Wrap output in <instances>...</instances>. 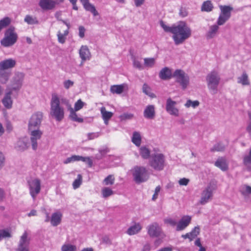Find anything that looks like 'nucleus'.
<instances>
[{"instance_id":"13d9d810","label":"nucleus","mask_w":251,"mask_h":251,"mask_svg":"<svg viewBox=\"0 0 251 251\" xmlns=\"http://www.w3.org/2000/svg\"><path fill=\"white\" fill-rule=\"evenodd\" d=\"M249 121L248 123V126L246 127V131L249 133L251 138V111L248 112Z\"/></svg>"},{"instance_id":"b1692460","label":"nucleus","mask_w":251,"mask_h":251,"mask_svg":"<svg viewBox=\"0 0 251 251\" xmlns=\"http://www.w3.org/2000/svg\"><path fill=\"white\" fill-rule=\"evenodd\" d=\"M215 165L223 171H226L228 169V165L226 159L223 157L218 158L215 162Z\"/></svg>"},{"instance_id":"5701e85b","label":"nucleus","mask_w":251,"mask_h":251,"mask_svg":"<svg viewBox=\"0 0 251 251\" xmlns=\"http://www.w3.org/2000/svg\"><path fill=\"white\" fill-rule=\"evenodd\" d=\"M62 215L60 212L53 213L50 218V223L52 226H56L59 225L61 221Z\"/></svg>"},{"instance_id":"ea45409f","label":"nucleus","mask_w":251,"mask_h":251,"mask_svg":"<svg viewBox=\"0 0 251 251\" xmlns=\"http://www.w3.org/2000/svg\"><path fill=\"white\" fill-rule=\"evenodd\" d=\"M142 90L143 93L151 98H153L155 97V95L151 92V88L146 83L143 84Z\"/></svg>"},{"instance_id":"de8ad7c7","label":"nucleus","mask_w":251,"mask_h":251,"mask_svg":"<svg viewBox=\"0 0 251 251\" xmlns=\"http://www.w3.org/2000/svg\"><path fill=\"white\" fill-rule=\"evenodd\" d=\"M200 102L198 100L192 101L191 100H187L184 105L187 108L190 107V106H192L193 108H196L198 106Z\"/></svg>"},{"instance_id":"a211bd4d","label":"nucleus","mask_w":251,"mask_h":251,"mask_svg":"<svg viewBox=\"0 0 251 251\" xmlns=\"http://www.w3.org/2000/svg\"><path fill=\"white\" fill-rule=\"evenodd\" d=\"M191 217L189 216H183L177 224L176 230L181 231L184 229L190 223Z\"/></svg>"},{"instance_id":"f3484780","label":"nucleus","mask_w":251,"mask_h":251,"mask_svg":"<svg viewBox=\"0 0 251 251\" xmlns=\"http://www.w3.org/2000/svg\"><path fill=\"white\" fill-rule=\"evenodd\" d=\"M16 64V61L12 58H9L0 62V70L6 71L14 68Z\"/></svg>"},{"instance_id":"e433bc0d","label":"nucleus","mask_w":251,"mask_h":251,"mask_svg":"<svg viewBox=\"0 0 251 251\" xmlns=\"http://www.w3.org/2000/svg\"><path fill=\"white\" fill-rule=\"evenodd\" d=\"M11 20L8 17H4L0 20V32L2 29L8 26L11 23Z\"/></svg>"},{"instance_id":"a19ab883","label":"nucleus","mask_w":251,"mask_h":251,"mask_svg":"<svg viewBox=\"0 0 251 251\" xmlns=\"http://www.w3.org/2000/svg\"><path fill=\"white\" fill-rule=\"evenodd\" d=\"M28 147V144L23 140L17 142L16 148L19 151H24Z\"/></svg>"},{"instance_id":"a878e982","label":"nucleus","mask_w":251,"mask_h":251,"mask_svg":"<svg viewBox=\"0 0 251 251\" xmlns=\"http://www.w3.org/2000/svg\"><path fill=\"white\" fill-rule=\"evenodd\" d=\"M142 229V226L139 223L135 224L129 227L126 233L129 235H132L138 233Z\"/></svg>"},{"instance_id":"8fccbe9b","label":"nucleus","mask_w":251,"mask_h":251,"mask_svg":"<svg viewBox=\"0 0 251 251\" xmlns=\"http://www.w3.org/2000/svg\"><path fill=\"white\" fill-rule=\"evenodd\" d=\"M76 250L75 246L70 244L64 245L61 248L62 251H76Z\"/></svg>"},{"instance_id":"6e6d98bb","label":"nucleus","mask_w":251,"mask_h":251,"mask_svg":"<svg viewBox=\"0 0 251 251\" xmlns=\"http://www.w3.org/2000/svg\"><path fill=\"white\" fill-rule=\"evenodd\" d=\"M84 103L80 99L78 100L75 104V110L78 111L83 107Z\"/></svg>"},{"instance_id":"5fc2aeb1","label":"nucleus","mask_w":251,"mask_h":251,"mask_svg":"<svg viewBox=\"0 0 251 251\" xmlns=\"http://www.w3.org/2000/svg\"><path fill=\"white\" fill-rule=\"evenodd\" d=\"M155 60L153 58H146L144 59V63L146 66L151 67L153 66Z\"/></svg>"},{"instance_id":"c9c22d12","label":"nucleus","mask_w":251,"mask_h":251,"mask_svg":"<svg viewBox=\"0 0 251 251\" xmlns=\"http://www.w3.org/2000/svg\"><path fill=\"white\" fill-rule=\"evenodd\" d=\"M24 21L28 25H37L39 24V21L36 17L29 15L25 17Z\"/></svg>"},{"instance_id":"1a4fd4ad","label":"nucleus","mask_w":251,"mask_h":251,"mask_svg":"<svg viewBox=\"0 0 251 251\" xmlns=\"http://www.w3.org/2000/svg\"><path fill=\"white\" fill-rule=\"evenodd\" d=\"M27 184L29 194L33 200H35L41 191V180L38 178H31L27 181Z\"/></svg>"},{"instance_id":"680f3d73","label":"nucleus","mask_w":251,"mask_h":251,"mask_svg":"<svg viewBox=\"0 0 251 251\" xmlns=\"http://www.w3.org/2000/svg\"><path fill=\"white\" fill-rule=\"evenodd\" d=\"M195 245L198 247H200V249L199 251H205V249L202 246L201 240L200 238H198L195 242Z\"/></svg>"},{"instance_id":"7ed1b4c3","label":"nucleus","mask_w":251,"mask_h":251,"mask_svg":"<svg viewBox=\"0 0 251 251\" xmlns=\"http://www.w3.org/2000/svg\"><path fill=\"white\" fill-rule=\"evenodd\" d=\"M25 75L22 73L18 72L15 74L14 76L11 80L10 83L7 85L6 91L16 93V96L22 87Z\"/></svg>"},{"instance_id":"69168bd1","label":"nucleus","mask_w":251,"mask_h":251,"mask_svg":"<svg viewBox=\"0 0 251 251\" xmlns=\"http://www.w3.org/2000/svg\"><path fill=\"white\" fill-rule=\"evenodd\" d=\"M133 66L134 67L139 70L143 69V66L140 62L135 59L133 60Z\"/></svg>"},{"instance_id":"338daca9","label":"nucleus","mask_w":251,"mask_h":251,"mask_svg":"<svg viewBox=\"0 0 251 251\" xmlns=\"http://www.w3.org/2000/svg\"><path fill=\"white\" fill-rule=\"evenodd\" d=\"M79 36L80 38H82L84 37L85 29L83 26H80L78 28Z\"/></svg>"},{"instance_id":"393cba45","label":"nucleus","mask_w":251,"mask_h":251,"mask_svg":"<svg viewBox=\"0 0 251 251\" xmlns=\"http://www.w3.org/2000/svg\"><path fill=\"white\" fill-rule=\"evenodd\" d=\"M84 9L87 11L91 12L94 16H96L99 15L98 11L96 10L94 5L90 3L89 0L85 1L82 3Z\"/></svg>"},{"instance_id":"423d86ee","label":"nucleus","mask_w":251,"mask_h":251,"mask_svg":"<svg viewBox=\"0 0 251 251\" xmlns=\"http://www.w3.org/2000/svg\"><path fill=\"white\" fill-rule=\"evenodd\" d=\"M133 180L136 183L146 181L149 178V173L146 167L135 166L132 170Z\"/></svg>"},{"instance_id":"dca6fc26","label":"nucleus","mask_w":251,"mask_h":251,"mask_svg":"<svg viewBox=\"0 0 251 251\" xmlns=\"http://www.w3.org/2000/svg\"><path fill=\"white\" fill-rule=\"evenodd\" d=\"M213 189L211 186H208L202 192L200 203L205 204L210 199L213 195Z\"/></svg>"},{"instance_id":"37998d69","label":"nucleus","mask_w":251,"mask_h":251,"mask_svg":"<svg viewBox=\"0 0 251 251\" xmlns=\"http://www.w3.org/2000/svg\"><path fill=\"white\" fill-rule=\"evenodd\" d=\"M82 182V177L80 174H78L77 178L75 179L73 183L74 189H76L79 187Z\"/></svg>"},{"instance_id":"bb28decb","label":"nucleus","mask_w":251,"mask_h":251,"mask_svg":"<svg viewBox=\"0 0 251 251\" xmlns=\"http://www.w3.org/2000/svg\"><path fill=\"white\" fill-rule=\"evenodd\" d=\"M221 10L220 14L230 18L231 12L233 10V7L228 5H220L219 6Z\"/></svg>"},{"instance_id":"473e14b6","label":"nucleus","mask_w":251,"mask_h":251,"mask_svg":"<svg viewBox=\"0 0 251 251\" xmlns=\"http://www.w3.org/2000/svg\"><path fill=\"white\" fill-rule=\"evenodd\" d=\"M110 91L113 94H120L124 91V85H115L111 86Z\"/></svg>"},{"instance_id":"412c9836","label":"nucleus","mask_w":251,"mask_h":251,"mask_svg":"<svg viewBox=\"0 0 251 251\" xmlns=\"http://www.w3.org/2000/svg\"><path fill=\"white\" fill-rule=\"evenodd\" d=\"M159 77L162 80H168L173 77L171 70L168 67H164L159 72Z\"/></svg>"},{"instance_id":"aec40b11","label":"nucleus","mask_w":251,"mask_h":251,"mask_svg":"<svg viewBox=\"0 0 251 251\" xmlns=\"http://www.w3.org/2000/svg\"><path fill=\"white\" fill-rule=\"evenodd\" d=\"M13 94H14V93L6 91L5 95L2 100L3 105L7 109H10L12 106L13 101L11 96Z\"/></svg>"},{"instance_id":"603ef678","label":"nucleus","mask_w":251,"mask_h":251,"mask_svg":"<svg viewBox=\"0 0 251 251\" xmlns=\"http://www.w3.org/2000/svg\"><path fill=\"white\" fill-rule=\"evenodd\" d=\"M11 237V234L8 231L5 229L0 230V241L4 238H9Z\"/></svg>"},{"instance_id":"9d476101","label":"nucleus","mask_w":251,"mask_h":251,"mask_svg":"<svg viewBox=\"0 0 251 251\" xmlns=\"http://www.w3.org/2000/svg\"><path fill=\"white\" fill-rule=\"evenodd\" d=\"M43 119V113L42 112L37 111L34 113L28 121V130L39 129Z\"/></svg>"},{"instance_id":"39448f33","label":"nucleus","mask_w":251,"mask_h":251,"mask_svg":"<svg viewBox=\"0 0 251 251\" xmlns=\"http://www.w3.org/2000/svg\"><path fill=\"white\" fill-rule=\"evenodd\" d=\"M18 35L15 31V27L10 26L4 33V36L0 41L1 45L4 47L12 46L17 42Z\"/></svg>"},{"instance_id":"4c0bfd02","label":"nucleus","mask_w":251,"mask_h":251,"mask_svg":"<svg viewBox=\"0 0 251 251\" xmlns=\"http://www.w3.org/2000/svg\"><path fill=\"white\" fill-rule=\"evenodd\" d=\"M69 34L68 29H66L64 31V33H61L60 31H58L57 32L58 41L60 43L64 44L66 41V36Z\"/></svg>"},{"instance_id":"4be33fe9","label":"nucleus","mask_w":251,"mask_h":251,"mask_svg":"<svg viewBox=\"0 0 251 251\" xmlns=\"http://www.w3.org/2000/svg\"><path fill=\"white\" fill-rule=\"evenodd\" d=\"M79 54L82 61L90 59V52L87 46H82L79 50Z\"/></svg>"},{"instance_id":"c85d7f7f","label":"nucleus","mask_w":251,"mask_h":251,"mask_svg":"<svg viewBox=\"0 0 251 251\" xmlns=\"http://www.w3.org/2000/svg\"><path fill=\"white\" fill-rule=\"evenodd\" d=\"M10 72L7 71L0 70V82L5 84L10 76Z\"/></svg>"},{"instance_id":"052dcab7","label":"nucleus","mask_w":251,"mask_h":251,"mask_svg":"<svg viewBox=\"0 0 251 251\" xmlns=\"http://www.w3.org/2000/svg\"><path fill=\"white\" fill-rule=\"evenodd\" d=\"M179 15L182 17H186L188 15V12L185 7H180L179 12Z\"/></svg>"},{"instance_id":"49530a36","label":"nucleus","mask_w":251,"mask_h":251,"mask_svg":"<svg viewBox=\"0 0 251 251\" xmlns=\"http://www.w3.org/2000/svg\"><path fill=\"white\" fill-rule=\"evenodd\" d=\"M115 178L113 175H109L103 180V183L105 185H112L114 183Z\"/></svg>"},{"instance_id":"2f4dec72","label":"nucleus","mask_w":251,"mask_h":251,"mask_svg":"<svg viewBox=\"0 0 251 251\" xmlns=\"http://www.w3.org/2000/svg\"><path fill=\"white\" fill-rule=\"evenodd\" d=\"M213 6L211 1L207 0L204 1L201 7V10L202 11L210 12L212 10Z\"/></svg>"},{"instance_id":"f8f14e48","label":"nucleus","mask_w":251,"mask_h":251,"mask_svg":"<svg viewBox=\"0 0 251 251\" xmlns=\"http://www.w3.org/2000/svg\"><path fill=\"white\" fill-rule=\"evenodd\" d=\"M176 101L170 98H168L166 100V110L170 115L177 117L179 116V110L176 107Z\"/></svg>"},{"instance_id":"c03bdc74","label":"nucleus","mask_w":251,"mask_h":251,"mask_svg":"<svg viewBox=\"0 0 251 251\" xmlns=\"http://www.w3.org/2000/svg\"><path fill=\"white\" fill-rule=\"evenodd\" d=\"M200 231V227L199 226H196L190 232H189L191 238V241H192L199 234Z\"/></svg>"},{"instance_id":"6ab92c4d","label":"nucleus","mask_w":251,"mask_h":251,"mask_svg":"<svg viewBox=\"0 0 251 251\" xmlns=\"http://www.w3.org/2000/svg\"><path fill=\"white\" fill-rule=\"evenodd\" d=\"M143 114L145 118L147 119H153L155 116V106L153 105L147 106Z\"/></svg>"},{"instance_id":"864d4df0","label":"nucleus","mask_w":251,"mask_h":251,"mask_svg":"<svg viewBox=\"0 0 251 251\" xmlns=\"http://www.w3.org/2000/svg\"><path fill=\"white\" fill-rule=\"evenodd\" d=\"M79 155H72V156L67 158L64 161L65 164H68L72 162L79 161Z\"/></svg>"},{"instance_id":"f257e3e1","label":"nucleus","mask_w":251,"mask_h":251,"mask_svg":"<svg viewBox=\"0 0 251 251\" xmlns=\"http://www.w3.org/2000/svg\"><path fill=\"white\" fill-rule=\"evenodd\" d=\"M62 104H65L70 110V117L73 121L82 123L83 119L77 117L75 111L71 107L69 100L66 98L60 99L56 94H52L50 100V115L58 121H61L64 115V108Z\"/></svg>"},{"instance_id":"cd10ccee","label":"nucleus","mask_w":251,"mask_h":251,"mask_svg":"<svg viewBox=\"0 0 251 251\" xmlns=\"http://www.w3.org/2000/svg\"><path fill=\"white\" fill-rule=\"evenodd\" d=\"M219 25H212L210 26L208 31L207 32L206 36L207 39L213 38L216 34L218 29Z\"/></svg>"},{"instance_id":"7c9ffc66","label":"nucleus","mask_w":251,"mask_h":251,"mask_svg":"<svg viewBox=\"0 0 251 251\" xmlns=\"http://www.w3.org/2000/svg\"><path fill=\"white\" fill-rule=\"evenodd\" d=\"M131 141L136 146L139 147L141 144V136L139 132L134 131L133 133Z\"/></svg>"},{"instance_id":"c756f323","label":"nucleus","mask_w":251,"mask_h":251,"mask_svg":"<svg viewBox=\"0 0 251 251\" xmlns=\"http://www.w3.org/2000/svg\"><path fill=\"white\" fill-rule=\"evenodd\" d=\"M140 154L144 159H150L151 156L150 150L146 146H142L139 150Z\"/></svg>"},{"instance_id":"0eeeda50","label":"nucleus","mask_w":251,"mask_h":251,"mask_svg":"<svg viewBox=\"0 0 251 251\" xmlns=\"http://www.w3.org/2000/svg\"><path fill=\"white\" fill-rule=\"evenodd\" d=\"M206 80L207 87L210 93L215 95L218 92V86L220 82V77L217 73L212 72L207 75Z\"/></svg>"},{"instance_id":"2eb2a0df","label":"nucleus","mask_w":251,"mask_h":251,"mask_svg":"<svg viewBox=\"0 0 251 251\" xmlns=\"http://www.w3.org/2000/svg\"><path fill=\"white\" fill-rule=\"evenodd\" d=\"M59 3L58 0H40L39 5L46 11L53 9Z\"/></svg>"},{"instance_id":"ddd939ff","label":"nucleus","mask_w":251,"mask_h":251,"mask_svg":"<svg viewBox=\"0 0 251 251\" xmlns=\"http://www.w3.org/2000/svg\"><path fill=\"white\" fill-rule=\"evenodd\" d=\"M28 130L30 132V135L32 148L33 150H36L38 147L37 141L40 139L43 132L40 129Z\"/></svg>"},{"instance_id":"e2e57ef3","label":"nucleus","mask_w":251,"mask_h":251,"mask_svg":"<svg viewBox=\"0 0 251 251\" xmlns=\"http://www.w3.org/2000/svg\"><path fill=\"white\" fill-rule=\"evenodd\" d=\"M73 85L74 82L70 80H67L64 82V86L67 89H68L70 87L73 86Z\"/></svg>"},{"instance_id":"4468645a","label":"nucleus","mask_w":251,"mask_h":251,"mask_svg":"<svg viewBox=\"0 0 251 251\" xmlns=\"http://www.w3.org/2000/svg\"><path fill=\"white\" fill-rule=\"evenodd\" d=\"M148 233L151 237H157L161 236L162 229L158 224L154 222L147 227Z\"/></svg>"},{"instance_id":"09e8293b","label":"nucleus","mask_w":251,"mask_h":251,"mask_svg":"<svg viewBox=\"0 0 251 251\" xmlns=\"http://www.w3.org/2000/svg\"><path fill=\"white\" fill-rule=\"evenodd\" d=\"M134 117V115L131 113H124L119 116V119L121 121L130 120Z\"/></svg>"},{"instance_id":"a18cd8bd","label":"nucleus","mask_w":251,"mask_h":251,"mask_svg":"<svg viewBox=\"0 0 251 251\" xmlns=\"http://www.w3.org/2000/svg\"><path fill=\"white\" fill-rule=\"evenodd\" d=\"M229 17H226L221 14H220L219 18L217 21V24L219 25H222L225 24V23L228 20Z\"/></svg>"},{"instance_id":"9b49d317","label":"nucleus","mask_w":251,"mask_h":251,"mask_svg":"<svg viewBox=\"0 0 251 251\" xmlns=\"http://www.w3.org/2000/svg\"><path fill=\"white\" fill-rule=\"evenodd\" d=\"M27 236V233L25 231L20 237L16 251H29L30 239L28 238Z\"/></svg>"},{"instance_id":"f704fd0d","label":"nucleus","mask_w":251,"mask_h":251,"mask_svg":"<svg viewBox=\"0 0 251 251\" xmlns=\"http://www.w3.org/2000/svg\"><path fill=\"white\" fill-rule=\"evenodd\" d=\"M100 112L103 119L106 120H109L113 116V113L111 112L107 111L104 107H102L100 108Z\"/></svg>"},{"instance_id":"20e7f679","label":"nucleus","mask_w":251,"mask_h":251,"mask_svg":"<svg viewBox=\"0 0 251 251\" xmlns=\"http://www.w3.org/2000/svg\"><path fill=\"white\" fill-rule=\"evenodd\" d=\"M148 164L156 171H162L165 165V156L162 153H153L150 157Z\"/></svg>"},{"instance_id":"3c124183","label":"nucleus","mask_w":251,"mask_h":251,"mask_svg":"<svg viewBox=\"0 0 251 251\" xmlns=\"http://www.w3.org/2000/svg\"><path fill=\"white\" fill-rule=\"evenodd\" d=\"M243 164L248 167L251 165V155L249 153L244 156Z\"/></svg>"},{"instance_id":"6e6552de","label":"nucleus","mask_w":251,"mask_h":251,"mask_svg":"<svg viewBox=\"0 0 251 251\" xmlns=\"http://www.w3.org/2000/svg\"><path fill=\"white\" fill-rule=\"evenodd\" d=\"M173 77L176 79V82L179 83L183 90H185L189 84V76L182 70L177 69L175 70L173 73Z\"/></svg>"},{"instance_id":"bf43d9fd","label":"nucleus","mask_w":251,"mask_h":251,"mask_svg":"<svg viewBox=\"0 0 251 251\" xmlns=\"http://www.w3.org/2000/svg\"><path fill=\"white\" fill-rule=\"evenodd\" d=\"M164 221L165 224H169L172 226H175L176 225L177 226L176 221L172 218L165 219Z\"/></svg>"},{"instance_id":"774afa93","label":"nucleus","mask_w":251,"mask_h":251,"mask_svg":"<svg viewBox=\"0 0 251 251\" xmlns=\"http://www.w3.org/2000/svg\"><path fill=\"white\" fill-rule=\"evenodd\" d=\"M102 242L103 243L106 244H111V242L109 238L107 236H103L102 239Z\"/></svg>"},{"instance_id":"4d7b16f0","label":"nucleus","mask_w":251,"mask_h":251,"mask_svg":"<svg viewBox=\"0 0 251 251\" xmlns=\"http://www.w3.org/2000/svg\"><path fill=\"white\" fill-rule=\"evenodd\" d=\"M100 135V132H91L88 133L87 134V139L88 140L94 139L95 138H98Z\"/></svg>"},{"instance_id":"58836bf2","label":"nucleus","mask_w":251,"mask_h":251,"mask_svg":"<svg viewBox=\"0 0 251 251\" xmlns=\"http://www.w3.org/2000/svg\"><path fill=\"white\" fill-rule=\"evenodd\" d=\"M225 149V146L222 143H218L210 149V151H223Z\"/></svg>"},{"instance_id":"72a5a7b5","label":"nucleus","mask_w":251,"mask_h":251,"mask_svg":"<svg viewBox=\"0 0 251 251\" xmlns=\"http://www.w3.org/2000/svg\"><path fill=\"white\" fill-rule=\"evenodd\" d=\"M238 83L242 84L243 85H248L250 84L248 75L246 73H243L242 75L238 78Z\"/></svg>"},{"instance_id":"0e129e2a","label":"nucleus","mask_w":251,"mask_h":251,"mask_svg":"<svg viewBox=\"0 0 251 251\" xmlns=\"http://www.w3.org/2000/svg\"><path fill=\"white\" fill-rule=\"evenodd\" d=\"M189 181V179L188 178H181L179 180L178 183L180 185L186 186L188 184Z\"/></svg>"},{"instance_id":"79ce46f5","label":"nucleus","mask_w":251,"mask_h":251,"mask_svg":"<svg viewBox=\"0 0 251 251\" xmlns=\"http://www.w3.org/2000/svg\"><path fill=\"white\" fill-rule=\"evenodd\" d=\"M102 196L104 198H107L114 194L113 191L109 187H104L101 190Z\"/></svg>"},{"instance_id":"f03ea898","label":"nucleus","mask_w":251,"mask_h":251,"mask_svg":"<svg viewBox=\"0 0 251 251\" xmlns=\"http://www.w3.org/2000/svg\"><path fill=\"white\" fill-rule=\"evenodd\" d=\"M160 25L165 32L173 34L172 38L176 45L183 43L191 36V29L185 22H180L177 25L169 26L161 21Z\"/></svg>"}]
</instances>
